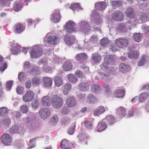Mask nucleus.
Instances as JSON below:
<instances>
[{
    "label": "nucleus",
    "mask_w": 149,
    "mask_h": 149,
    "mask_svg": "<svg viewBox=\"0 0 149 149\" xmlns=\"http://www.w3.org/2000/svg\"><path fill=\"white\" fill-rule=\"evenodd\" d=\"M92 91L94 93H98L101 91V88L99 85L94 84L91 87Z\"/></svg>",
    "instance_id": "nucleus-39"
},
{
    "label": "nucleus",
    "mask_w": 149,
    "mask_h": 149,
    "mask_svg": "<svg viewBox=\"0 0 149 149\" xmlns=\"http://www.w3.org/2000/svg\"><path fill=\"white\" fill-rule=\"evenodd\" d=\"M104 61L109 65L110 64L111 65L114 63L115 61V59L112 56H107L104 58Z\"/></svg>",
    "instance_id": "nucleus-33"
},
{
    "label": "nucleus",
    "mask_w": 149,
    "mask_h": 149,
    "mask_svg": "<svg viewBox=\"0 0 149 149\" xmlns=\"http://www.w3.org/2000/svg\"><path fill=\"white\" fill-rule=\"evenodd\" d=\"M116 45L120 48H123L126 47L128 45V41L126 38H119L115 41Z\"/></svg>",
    "instance_id": "nucleus-9"
},
{
    "label": "nucleus",
    "mask_w": 149,
    "mask_h": 149,
    "mask_svg": "<svg viewBox=\"0 0 149 149\" xmlns=\"http://www.w3.org/2000/svg\"><path fill=\"white\" fill-rule=\"evenodd\" d=\"M22 8V6L20 2L16 1L14 5L13 8L14 10L16 12H18Z\"/></svg>",
    "instance_id": "nucleus-38"
},
{
    "label": "nucleus",
    "mask_w": 149,
    "mask_h": 149,
    "mask_svg": "<svg viewBox=\"0 0 149 149\" xmlns=\"http://www.w3.org/2000/svg\"><path fill=\"white\" fill-rule=\"evenodd\" d=\"M13 45L12 42H10L9 44L11 46H13V48L11 49V52L13 54H17L20 52L21 47L15 42L13 41Z\"/></svg>",
    "instance_id": "nucleus-13"
},
{
    "label": "nucleus",
    "mask_w": 149,
    "mask_h": 149,
    "mask_svg": "<svg viewBox=\"0 0 149 149\" xmlns=\"http://www.w3.org/2000/svg\"><path fill=\"white\" fill-rule=\"evenodd\" d=\"M91 58L93 62L95 63H99L101 60V57L97 53L93 54Z\"/></svg>",
    "instance_id": "nucleus-28"
},
{
    "label": "nucleus",
    "mask_w": 149,
    "mask_h": 149,
    "mask_svg": "<svg viewBox=\"0 0 149 149\" xmlns=\"http://www.w3.org/2000/svg\"><path fill=\"white\" fill-rule=\"evenodd\" d=\"M39 137H35L30 140V148H32L36 146V143L35 141Z\"/></svg>",
    "instance_id": "nucleus-57"
},
{
    "label": "nucleus",
    "mask_w": 149,
    "mask_h": 149,
    "mask_svg": "<svg viewBox=\"0 0 149 149\" xmlns=\"http://www.w3.org/2000/svg\"><path fill=\"white\" fill-rule=\"evenodd\" d=\"M108 110V109L107 107L105 108L103 106H100L94 111V115L95 116H99L100 115Z\"/></svg>",
    "instance_id": "nucleus-16"
},
{
    "label": "nucleus",
    "mask_w": 149,
    "mask_h": 149,
    "mask_svg": "<svg viewBox=\"0 0 149 149\" xmlns=\"http://www.w3.org/2000/svg\"><path fill=\"white\" fill-rule=\"evenodd\" d=\"M39 71V69L37 66H32L30 73L32 75L37 74L38 72Z\"/></svg>",
    "instance_id": "nucleus-49"
},
{
    "label": "nucleus",
    "mask_w": 149,
    "mask_h": 149,
    "mask_svg": "<svg viewBox=\"0 0 149 149\" xmlns=\"http://www.w3.org/2000/svg\"><path fill=\"white\" fill-rule=\"evenodd\" d=\"M89 84L86 82H82L78 85L79 89L81 91H86L88 90Z\"/></svg>",
    "instance_id": "nucleus-27"
},
{
    "label": "nucleus",
    "mask_w": 149,
    "mask_h": 149,
    "mask_svg": "<svg viewBox=\"0 0 149 149\" xmlns=\"http://www.w3.org/2000/svg\"><path fill=\"white\" fill-rule=\"evenodd\" d=\"M25 29V28L20 23H18L16 24L14 27L15 32L19 33L22 32Z\"/></svg>",
    "instance_id": "nucleus-22"
},
{
    "label": "nucleus",
    "mask_w": 149,
    "mask_h": 149,
    "mask_svg": "<svg viewBox=\"0 0 149 149\" xmlns=\"http://www.w3.org/2000/svg\"><path fill=\"white\" fill-rule=\"evenodd\" d=\"M133 38L136 42H140L142 38V36L140 33H135L133 36Z\"/></svg>",
    "instance_id": "nucleus-47"
},
{
    "label": "nucleus",
    "mask_w": 149,
    "mask_h": 149,
    "mask_svg": "<svg viewBox=\"0 0 149 149\" xmlns=\"http://www.w3.org/2000/svg\"><path fill=\"white\" fill-rule=\"evenodd\" d=\"M104 119L107 122L108 125H112L116 122L115 118L112 115L107 116Z\"/></svg>",
    "instance_id": "nucleus-26"
},
{
    "label": "nucleus",
    "mask_w": 149,
    "mask_h": 149,
    "mask_svg": "<svg viewBox=\"0 0 149 149\" xmlns=\"http://www.w3.org/2000/svg\"><path fill=\"white\" fill-rule=\"evenodd\" d=\"M70 8L72 9L73 11L79 10V9L81 10H82V8H81L79 3H72L70 7Z\"/></svg>",
    "instance_id": "nucleus-45"
},
{
    "label": "nucleus",
    "mask_w": 149,
    "mask_h": 149,
    "mask_svg": "<svg viewBox=\"0 0 149 149\" xmlns=\"http://www.w3.org/2000/svg\"><path fill=\"white\" fill-rule=\"evenodd\" d=\"M111 3L112 6L114 7L121 6L122 5V3L120 1H112Z\"/></svg>",
    "instance_id": "nucleus-59"
},
{
    "label": "nucleus",
    "mask_w": 149,
    "mask_h": 149,
    "mask_svg": "<svg viewBox=\"0 0 149 149\" xmlns=\"http://www.w3.org/2000/svg\"><path fill=\"white\" fill-rule=\"evenodd\" d=\"M1 140L5 145H8L11 143V137L8 134H4L1 136Z\"/></svg>",
    "instance_id": "nucleus-14"
},
{
    "label": "nucleus",
    "mask_w": 149,
    "mask_h": 149,
    "mask_svg": "<svg viewBox=\"0 0 149 149\" xmlns=\"http://www.w3.org/2000/svg\"><path fill=\"white\" fill-rule=\"evenodd\" d=\"M126 15L130 18H133L134 15L133 9L131 7L128 8L125 11Z\"/></svg>",
    "instance_id": "nucleus-35"
},
{
    "label": "nucleus",
    "mask_w": 149,
    "mask_h": 149,
    "mask_svg": "<svg viewBox=\"0 0 149 149\" xmlns=\"http://www.w3.org/2000/svg\"><path fill=\"white\" fill-rule=\"evenodd\" d=\"M66 104L68 107H72L76 105V100L74 97L70 96L66 99Z\"/></svg>",
    "instance_id": "nucleus-19"
},
{
    "label": "nucleus",
    "mask_w": 149,
    "mask_h": 149,
    "mask_svg": "<svg viewBox=\"0 0 149 149\" xmlns=\"http://www.w3.org/2000/svg\"><path fill=\"white\" fill-rule=\"evenodd\" d=\"M61 19V16L59 11L58 10H55L51 16V21L53 22L56 23L59 22Z\"/></svg>",
    "instance_id": "nucleus-10"
},
{
    "label": "nucleus",
    "mask_w": 149,
    "mask_h": 149,
    "mask_svg": "<svg viewBox=\"0 0 149 149\" xmlns=\"http://www.w3.org/2000/svg\"><path fill=\"white\" fill-rule=\"evenodd\" d=\"M90 25L87 21L82 20L80 21L77 24V27L76 28V31H80L81 32L86 33L88 31Z\"/></svg>",
    "instance_id": "nucleus-1"
},
{
    "label": "nucleus",
    "mask_w": 149,
    "mask_h": 149,
    "mask_svg": "<svg viewBox=\"0 0 149 149\" xmlns=\"http://www.w3.org/2000/svg\"><path fill=\"white\" fill-rule=\"evenodd\" d=\"M34 94L31 91H28L23 96V100L26 102H28L31 101L33 98Z\"/></svg>",
    "instance_id": "nucleus-12"
},
{
    "label": "nucleus",
    "mask_w": 149,
    "mask_h": 149,
    "mask_svg": "<svg viewBox=\"0 0 149 149\" xmlns=\"http://www.w3.org/2000/svg\"><path fill=\"white\" fill-rule=\"evenodd\" d=\"M32 83L35 86L39 85L41 83L40 79L38 77H35L32 79Z\"/></svg>",
    "instance_id": "nucleus-48"
},
{
    "label": "nucleus",
    "mask_w": 149,
    "mask_h": 149,
    "mask_svg": "<svg viewBox=\"0 0 149 149\" xmlns=\"http://www.w3.org/2000/svg\"><path fill=\"white\" fill-rule=\"evenodd\" d=\"M139 56V54L137 51H130L128 54V56L130 58H136Z\"/></svg>",
    "instance_id": "nucleus-41"
},
{
    "label": "nucleus",
    "mask_w": 149,
    "mask_h": 149,
    "mask_svg": "<svg viewBox=\"0 0 149 149\" xmlns=\"http://www.w3.org/2000/svg\"><path fill=\"white\" fill-rule=\"evenodd\" d=\"M54 81L55 85L58 87L60 86L63 84L62 79L59 76L56 77L54 78Z\"/></svg>",
    "instance_id": "nucleus-43"
},
{
    "label": "nucleus",
    "mask_w": 149,
    "mask_h": 149,
    "mask_svg": "<svg viewBox=\"0 0 149 149\" xmlns=\"http://www.w3.org/2000/svg\"><path fill=\"white\" fill-rule=\"evenodd\" d=\"M26 76V74L24 72H21L18 74V78L19 81L21 82L23 80Z\"/></svg>",
    "instance_id": "nucleus-58"
},
{
    "label": "nucleus",
    "mask_w": 149,
    "mask_h": 149,
    "mask_svg": "<svg viewBox=\"0 0 149 149\" xmlns=\"http://www.w3.org/2000/svg\"><path fill=\"white\" fill-rule=\"evenodd\" d=\"M107 127V125L106 123L102 121L99 122L97 126V131L98 132H102Z\"/></svg>",
    "instance_id": "nucleus-24"
},
{
    "label": "nucleus",
    "mask_w": 149,
    "mask_h": 149,
    "mask_svg": "<svg viewBox=\"0 0 149 149\" xmlns=\"http://www.w3.org/2000/svg\"><path fill=\"white\" fill-rule=\"evenodd\" d=\"M72 87L71 84L69 83L65 84L63 86V91L65 95L68 94L70 90Z\"/></svg>",
    "instance_id": "nucleus-32"
},
{
    "label": "nucleus",
    "mask_w": 149,
    "mask_h": 149,
    "mask_svg": "<svg viewBox=\"0 0 149 149\" xmlns=\"http://www.w3.org/2000/svg\"><path fill=\"white\" fill-rule=\"evenodd\" d=\"M26 120L27 124V127L30 130L34 129L35 126V123L32 121L29 118H27Z\"/></svg>",
    "instance_id": "nucleus-30"
},
{
    "label": "nucleus",
    "mask_w": 149,
    "mask_h": 149,
    "mask_svg": "<svg viewBox=\"0 0 149 149\" xmlns=\"http://www.w3.org/2000/svg\"><path fill=\"white\" fill-rule=\"evenodd\" d=\"M86 127L88 129H92L93 128V124L90 120H86L84 122Z\"/></svg>",
    "instance_id": "nucleus-52"
},
{
    "label": "nucleus",
    "mask_w": 149,
    "mask_h": 149,
    "mask_svg": "<svg viewBox=\"0 0 149 149\" xmlns=\"http://www.w3.org/2000/svg\"><path fill=\"white\" fill-rule=\"evenodd\" d=\"M24 130L20 126L14 125L12 127L10 130V132L11 134H20Z\"/></svg>",
    "instance_id": "nucleus-15"
},
{
    "label": "nucleus",
    "mask_w": 149,
    "mask_h": 149,
    "mask_svg": "<svg viewBox=\"0 0 149 149\" xmlns=\"http://www.w3.org/2000/svg\"><path fill=\"white\" fill-rule=\"evenodd\" d=\"M39 106V103L37 100H33L32 103V107L34 109H36Z\"/></svg>",
    "instance_id": "nucleus-64"
},
{
    "label": "nucleus",
    "mask_w": 149,
    "mask_h": 149,
    "mask_svg": "<svg viewBox=\"0 0 149 149\" xmlns=\"http://www.w3.org/2000/svg\"><path fill=\"white\" fill-rule=\"evenodd\" d=\"M44 41L45 43H47L55 45L57 43L58 41V38L56 36L50 35L48 34L45 37Z\"/></svg>",
    "instance_id": "nucleus-6"
},
{
    "label": "nucleus",
    "mask_w": 149,
    "mask_h": 149,
    "mask_svg": "<svg viewBox=\"0 0 149 149\" xmlns=\"http://www.w3.org/2000/svg\"><path fill=\"white\" fill-rule=\"evenodd\" d=\"M76 123H74L72 127L69 129L68 133L70 135H72L74 134L75 131Z\"/></svg>",
    "instance_id": "nucleus-56"
},
{
    "label": "nucleus",
    "mask_w": 149,
    "mask_h": 149,
    "mask_svg": "<svg viewBox=\"0 0 149 149\" xmlns=\"http://www.w3.org/2000/svg\"><path fill=\"white\" fill-rule=\"evenodd\" d=\"M147 19V16L146 15H141L140 16H137L134 19H133V20H135V22L133 24L131 25L132 26H134L136 24L140 23L141 22H144Z\"/></svg>",
    "instance_id": "nucleus-20"
},
{
    "label": "nucleus",
    "mask_w": 149,
    "mask_h": 149,
    "mask_svg": "<svg viewBox=\"0 0 149 149\" xmlns=\"http://www.w3.org/2000/svg\"><path fill=\"white\" fill-rule=\"evenodd\" d=\"M38 113L40 117L44 120L46 119L51 115L49 109L47 108H41L39 110Z\"/></svg>",
    "instance_id": "nucleus-8"
},
{
    "label": "nucleus",
    "mask_w": 149,
    "mask_h": 149,
    "mask_svg": "<svg viewBox=\"0 0 149 149\" xmlns=\"http://www.w3.org/2000/svg\"><path fill=\"white\" fill-rule=\"evenodd\" d=\"M61 146V148L63 149H68L74 147L72 143L65 139L62 141Z\"/></svg>",
    "instance_id": "nucleus-18"
},
{
    "label": "nucleus",
    "mask_w": 149,
    "mask_h": 149,
    "mask_svg": "<svg viewBox=\"0 0 149 149\" xmlns=\"http://www.w3.org/2000/svg\"><path fill=\"white\" fill-rule=\"evenodd\" d=\"M21 110L23 113H26L29 111V109L26 105H23L21 108Z\"/></svg>",
    "instance_id": "nucleus-63"
},
{
    "label": "nucleus",
    "mask_w": 149,
    "mask_h": 149,
    "mask_svg": "<svg viewBox=\"0 0 149 149\" xmlns=\"http://www.w3.org/2000/svg\"><path fill=\"white\" fill-rule=\"evenodd\" d=\"M148 59L149 57L147 56H142L140 61L138 63V65L139 66L143 65L146 61Z\"/></svg>",
    "instance_id": "nucleus-46"
},
{
    "label": "nucleus",
    "mask_w": 149,
    "mask_h": 149,
    "mask_svg": "<svg viewBox=\"0 0 149 149\" xmlns=\"http://www.w3.org/2000/svg\"><path fill=\"white\" fill-rule=\"evenodd\" d=\"M13 82L12 81H10L6 83V89L8 91H9L11 90L12 85Z\"/></svg>",
    "instance_id": "nucleus-61"
},
{
    "label": "nucleus",
    "mask_w": 149,
    "mask_h": 149,
    "mask_svg": "<svg viewBox=\"0 0 149 149\" xmlns=\"http://www.w3.org/2000/svg\"><path fill=\"white\" fill-rule=\"evenodd\" d=\"M88 56L85 53L78 54H77L75 57V59L79 61H81L86 60Z\"/></svg>",
    "instance_id": "nucleus-34"
},
{
    "label": "nucleus",
    "mask_w": 149,
    "mask_h": 149,
    "mask_svg": "<svg viewBox=\"0 0 149 149\" xmlns=\"http://www.w3.org/2000/svg\"><path fill=\"white\" fill-rule=\"evenodd\" d=\"M9 2L8 0H0V5L1 6H9Z\"/></svg>",
    "instance_id": "nucleus-62"
},
{
    "label": "nucleus",
    "mask_w": 149,
    "mask_h": 149,
    "mask_svg": "<svg viewBox=\"0 0 149 149\" xmlns=\"http://www.w3.org/2000/svg\"><path fill=\"white\" fill-rule=\"evenodd\" d=\"M15 146L18 148L20 149L24 147V144L21 141H18L16 140L15 141L14 143Z\"/></svg>",
    "instance_id": "nucleus-55"
},
{
    "label": "nucleus",
    "mask_w": 149,
    "mask_h": 149,
    "mask_svg": "<svg viewBox=\"0 0 149 149\" xmlns=\"http://www.w3.org/2000/svg\"><path fill=\"white\" fill-rule=\"evenodd\" d=\"M108 65L107 62L104 61V63H102L100 67L104 72H100L99 73V76H100L102 79H106L109 76L110 71L112 70L109 69Z\"/></svg>",
    "instance_id": "nucleus-3"
},
{
    "label": "nucleus",
    "mask_w": 149,
    "mask_h": 149,
    "mask_svg": "<svg viewBox=\"0 0 149 149\" xmlns=\"http://www.w3.org/2000/svg\"><path fill=\"white\" fill-rule=\"evenodd\" d=\"M2 124L6 127H8L11 124L10 119L8 118L3 119V120Z\"/></svg>",
    "instance_id": "nucleus-53"
},
{
    "label": "nucleus",
    "mask_w": 149,
    "mask_h": 149,
    "mask_svg": "<svg viewBox=\"0 0 149 149\" xmlns=\"http://www.w3.org/2000/svg\"><path fill=\"white\" fill-rule=\"evenodd\" d=\"M149 95L148 93H143L141 94L139 97V101L140 102H143L146 100Z\"/></svg>",
    "instance_id": "nucleus-44"
},
{
    "label": "nucleus",
    "mask_w": 149,
    "mask_h": 149,
    "mask_svg": "<svg viewBox=\"0 0 149 149\" xmlns=\"http://www.w3.org/2000/svg\"><path fill=\"white\" fill-rule=\"evenodd\" d=\"M95 8L99 10H104L107 6L106 3L104 1L97 3L95 4Z\"/></svg>",
    "instance_id": "nucleus-25"
},
{
    "label": "nucleus",
    "mask_w": 149,
    "mask_h": 149,
    "mask_svg": "<svg viewBox=\"0 0 149 149\" xmlns=\"http://www.w3.org/2000/svg\"><path fill=\"white\" fill-rule=\"evenodd\" d=\"M63 99L61 97L56 95H53L52 97L51 102L54 108L59 109L63 104Z\"/></svg>",
    "instance_id": "nucleus-4"
},
{
    "label": "nucleus",
    "mask_w": 149,
    "mask_h": 149,
    "mask_svg": "<svg viewBox=\"0 0 149 149\" xmlns=\"http://www.w3.org/2000/svg\"><path fill=\"white\" fill-rule=\"evenodd\" d=\"M131 21L132 20L126 23H121L119 24L117 27V31L121 33L125 32L127 31L128 29H130L131 28L130 24Z\"/></svg>",
    "instance_id": "nucleus-7"
},
{
    "label": "nucleus",
    "mask_w": 149,
    "mask_h": 149,
    "mask_svg": "<svg viewBox=\"0 0 149 149\" xmlns=\"http://www.w3.org/2000/svg\"><path fill=\"white\" fill-rule=\"evenodd\" d=\"M64 40L66 45L68 46H70L72 44V40L68 35H66L65 36Z\"/></svg>",
    "instance_id": "nucleus-50"
},
{
    "label": "nucleus",
    "mask_w": 149,
    "mask_h": 149,
    "mask_svg": "<svg viewBox=\"0 0 149 149\" xmlns=\"http://www.w3.org/2000/svg\"><path fill=\"white\" fill-rule=\"evenodd\" d=\"M58 120V116L56 115H54L50 120V121L52 124H56Z\"/></svg>",
    "instance_id": "nucleus-54"
},
{
    "label": "nucleus",
    "mask_w": 149,
    "mask_h": 149,
    "mask_svg": "<svg viewBox=\"0 0 149 149\" xmlns=\"http://www.w3.org/2000/svg\"><path fill=\"white\" fill-rule=\"evenodd\" d=\"M67 78L68 81L72 83H76L78 79L74 74H70L68 75Z\"/></svg>",
    "instance_id": "nucleus-40"
},
{
    "label": "nucleus",
    "mask_w": 149,
    "mask_h": 149,
    "mask_svg": "<svg viewBox=\"0 0 149 149\" xmlns=\"http://www.w3.org/2000/svg\"><path fill=\"white\" fill-rule=\"evenodd\" d=\"M114 96L118 98H122L125 95V91L123 88H118L114 92Z\"/></svg>",
    "instance_id": "nucleus-23"
},
{
    "label": "nucleus",
    "mask_w": 149,
    "mask_h": 149,
    "mask_svg": "<svg viewBox=\"0 0 149 149\" xmlns=\"http://www.w3.org/2000/svg\"><path fill=\"white\" fill-rule=\"evenodd\" d=\"M129 66L124 63H121L119 66L120 70L122 72H125L129 70Z\"/></svg>",
    "instance_id": "nucleus-42"
},
{
    "label": "nucleus",
    "mask_w": 149,
    "mask_h": 149,
    "mask_svg": "<svg viewBox=\"0 0 149 149\" xmlns=\"http://www.w3.org/2000/svg\"><path fill=\"white\" fill-rule=\"evenodd\" d=\"M50 97L48 96L44 97L42 99V103L44 106H49L50 105Z\"/></svg>",
    "instance_id": "nucleus-31"
},
{
    "label": "nucleus",
    "mask_w": 149,
    "mask_h": 149,
    "mask_svg": "<svg viewBox=\"0 0 149 149\" xmlns=\"http://www.w3.org/2000/svg\"><path fill=\"white\" fill-rule=\"evenodd\" d=\"M109 42V40L106 38H102L100 41V44L102 46H105Z\"/></svg>",
    "instance_id": "nucleus-60"
},
{
    "label": "nucleus",
    "mask_w": 149,
    "mask_h": 149,
    "mask_svg": "<svg viewBox=\"0 0 149 149\" xmlns=\"http://www.w3.org/2000/svg\"><path fill=\"white\" fill-rule=\"evenodd\" d=\"M112 18L117 21H122L123 18V13L120 11L115 10L112 14Z\"/></svg>",
    "instance_id": "nucleus-11"
},
{
    "label": "nucleus",
    "mask_w": 149,
    "mask_h": 149,
    "mask_svg": "<svg viewBox=\"0 0 149 149\" xmlns=\"http://www.w3.org/2000/svg\"><path fill=\"white\" fill-rule=\"evenodd\" d=\"M42 82L45 87H49L52 85V79L50 77H45L43 78Z\"/></svg>",
    "instance_id": "nucleus-21"
},
{
    "label": "nucleus",
    "mask_w": 149,
    "mask_h": 149,
    "mask_svg": "<svg viewBox=\"0 0 149 149\" xmlns=\"http://www.w3.org/2000/svg\"><path fill=\"white\" fill-rule=\"evenodd\" d=\"M8 109L6 107H3L0 108V116H3L8 114Z\"/></svg>",
    "instance_id": "nucleus-51"
},
{
    "label": "nucleus",
    "mask_w": 149,
    "mask_h": 149,
    "mask_svg": "<svg viewBox=\"0 0 149 149\" xmlns=\"http://www.w3.org/2000/svg\"><path fill=\"white\" fill-rule=\"evenodd\" d=\"M39 65L43 64V70L45 72H48L51 70V68L47 65V61L45 59L40 60L38 62Z\"/></svg>",
    "instance_id": "nucleus-17"
},
{
    "label": "nucleus",
    "mask_w": 149,
    "mask_h": 149,
    "mask_svg": "<svg viewBox=\"0 0 149 149\" xmlns=\"http://www.w3.org/2000/svg\"><path fill=\"white\" fill-rule=\"evenodd\" d=\"M31 57L35 58L40 57L43 53L42 48L38 45L33 46L29 52Z\"/></svg>",
    "instance_id": "nucleus-2"
},
{
    "label": "nucleus",
    "mask_w": 149,
    "mask_h": 149,
    "mask_svg": "<svg viewBox=\"0 0 149 149\" xmlns=\"http://www.w3.org/2000/svg\"><path fill=\"white\" fill-rule=\"evenodd\" d=\"M75 22L72 21H69L67 22L64 26V31L67 33L75 32L76 31V28H73L75 25Z\"/></svg>",
    "instance_id": "nucleus-5"
},
{
    "label": "nucleus",
    "mask_w": 149,
    "mask_h": 149,
    "mask_svg": "<svg viewBox=\"0 0 149 149\" xmlns=\"http://www.w3.org/2000/svg\"><path fill=\"white\" fill-rule=\"evenodd\" d=\"M117 113L121 117V118L125 116L126 114V110L123 107H120L116 109Z\"/></svg>",
    "instance_id": "nucleus-36"
},
{
    "label": "nucleus",
    "mask_w": 149,
    "mask_h": 149,
    "mask_svg": "<svg viewBox=\"0 0 149 149\" xmlns=\"http://www.w3.org/2000/svg\"><path fill=\"white\" fill-rule=\"evenodd\" d=\"M63 68L65 71H69L72 69L73 66L70 61H67L64 63Z\"/></svg>",
    "instance_id": "nucleus-37"
},
{
    "label": "nucleus",
    "mask_w": 149,
    "mask_h": 149,
    "mask_svg": "<svg viewBox=\"0 0 149 149\" xmlns=\"http://www.w3.org/2000/svg\"><path fill=\"white\" fill-rule=\"evenodd\" d=\"M96 101L97 98L93 94L89 93L88 95L86 98V101L87 102L89 103H93Z\"/></svg>",
    "instance_id": "nucleus-29"
}]
</instances>
